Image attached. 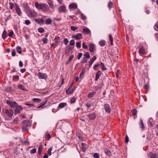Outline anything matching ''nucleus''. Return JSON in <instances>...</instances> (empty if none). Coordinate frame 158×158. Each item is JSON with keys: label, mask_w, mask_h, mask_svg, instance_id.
Masks as SVG:
<instances>
[{"label": "nucleus", "mask_w": 158, "mask_h": 158, "mask_svg": "<svg viewBox=\"0 0 158 158\" xmlns=\"http://www.w3.org/2000/svg\"><path fill=\"white\" fill-rule=\"evenodd\" d=\"M5 115L9 117H11L13 114V111L10 109H6L3 111Z\"/></svg>", "instance_id": "obj_1"}, {"label": "nucleus", "mask_w": 158, "mask_h": 158, "mask_svg": "<svg viewBox=\"0 0 158 158\" xmlns=\"http://www.w3.org/2000/svg\"><path fill=\"white\" fill-rule=\"evenodd\" d=\"M7 104L11 108H14L18 105L17 103L15 102H12L10 100H6Z\"/></svg>", "instance_id": "obj_2"}, {"label": "nucleus", "mask_w": 158, "mask_h": 158, "mask_svg": "<svg viewBox=\"0 0 158 158\" xmlns=\"http://www.w3.org/2000/svg\"><path fill=\"white\" fill-rule=\"evenodd\" d=\"M37 76L39 79L46 80L48 77V76L46 73L39 72Z\"/></svg>", "instance_id": "obj_3"}, {"label": "nucleus", "mask_w": 158, "mask_h": 158, "mask_svg": "<svg viewBox=\"0 0 158 158\" xmlns=\"http://www.w3.org/2000/svg\"><path fill=\"white\" fill-rule=\"evenodd\" d=\"M60 38L58 36H57L55 37L54 39L55 42L51 45V46L53 47V45H55L56 47L57 46L58 44L60 43Z\"/></svg>", "instance_id": "obj_4"}, {"label": "nucleus", "mask_w": 158, "mask_h": 158, "mask_svg": "<svg viewBox=\"0 0 158 158\" xmlns=\"http://www.w3.org/2000/svg\"><path fill=\"white\" fill-rule=\"evenodd\" d=\"M72 38L76 40L81 39L82 38V35L81 33H78L75 35L72 36Z\"/></svg>", "instance_id": "obj_5"}, {"label": "nucleus", "mask_w": 158, "mask_h": 158, "mask_svg": "<svg viewBox=\"0 0 158 158\" xmlns=\"http://www.w3.org/2000/svg\"><path fill=\"white\" fill-rule=\"evenodd\" d=\"M15 114H17L20 113V111L22 110L23 108L20 106L18 105L15 107Z\"/></svg>", "instance_id": "obj_6"}, {"label": "nucleus", "mask_w": 158, "mask_h": 158, "mask_svg": "<svg viewBox=\"0 0 158 158\" xmlns=\"http://www.w3.org/2000/svg\"><path fill=\"white\" fill-rule=\"evenodd\" d=\"M49 8L48 6L45 3H43L41 9H42L44 11H48Z\"/></svg>", "instance_id": "obj_7"}, {"label": "nucleus", "mask_w": 158, "mask_h": 158, "mask_svg": "<svg viewBox=\"0 0 158 158\" xmlns=\"http://www.w3.org/2000/svg\"><path fill=\"white\" fill-rule=\"evenodd\" d=\"M24 8L26 13L28 16L29 14L31 12V11H32V10L27 5H26L24 6Z\"/></svg>", "instance_id": "obj_8"}, {"label": "nucleus", "mask_w": 158, "mask_h": 158, "mask_svg": "<svg viewBox=\"0 0 158 158\" xmlns=\"http://www.w3.org/2000/svg\"><path fill=\"white\" fill-rule=\"evenodd\" d=\"M58 10L60 12H65L66 11V6L65 5L60 6L58 8Z\"/></svg>", "instance_id": "obj_9"}, {"label": "nucleus", "mask_w": 158, "mask_h": 158, "mask_svg": "<svg viewBox=\"0 0 158 158\" xmlns=\"http://www.w3.org/2000/svg\"><path fill=\"white\" fill-rule=\"evenodd\" d=\"M69 7L72 10H74L77 8V5L76 3H72L69 5Z\"/></svg>", "instance_id": "obj_10"}, {"label": "nucleus", "mask_w": 158, "mask_h": 158, "mask_svg": "<svg viewBox=\"0 0 158 158\" xmlns=\"http://www.w3.org/2000/svg\"><path fill=\"white\" fill-rule=\"evenodd\" d=\"M105 111L107 113H110L111 111V109L108 104H105L104 105Z\"/></svg>", "instance_id": "obj_11"}, {"label": "nucleus", "mask_w": 158, "mask_h": 158, "mask_svg": "<svg viewBox=\"0 0 158 158\" xmlns=\"http://www.w3.org/2000/svg\"><path fill=\"white\" fill-rule=\"evenodd\" d=\"M95 45L94 44L90 43L89 45V51L91 52H93L95 49Z\"/></svg>", "instance_id": "obj_12"}, {"label": "nucleus", "mask_w": 158, "mask_h": 158, "mask_svg": "<svg viewBox=\"0 0 158 158\" xmlns=\"http://www.w3.org/2000/svg\"><path fill=\"white\" fill-rule=\"evenodd\" d=\"M15 10L17 14L19 16H22V13L21 12V10L19 6L16 5Z\"/></svg>", "instance_id": "obj_13"}, {"label": "nucleus", "mask_w": 158, "mask_h": 158, "mask_svg": "<svg viewBox=\"0 0 158 158\" xmlns=\"http://www.w3.org/2000/svg\"><path fill=\"white\" fill-rule=\"evenodd\" d=\"M37 15V13L35 12L34 10H32L28 16L30 17H36Z\"/></svg>", "instance_id": "obj_14"}, {"label": "nucleus", "mask_w": 158, "mask_h": 158, "mask_svg": "<svg viewBox=\"0 0 158 158\" xmlns=\"http://www.w3.org/2000/svg\"><path fill=\"white\" fill-rule=\"evenodd\" d=\"M87 116L90 120H94L95 118V113H90L88 114Z\"/></svg>", "instance_id": "obj_15"}, {"label": "nucleus", "mask_w": 158, "mask_h": 158, "mask_svg": "<svg viewBox=\"0 0 158 158\" xmlns=\"http://www.w3.org/2000/svg\"><path fill=\"white\" fill-rule=\"evenodd\" d=\"M97 59V56L96 55H94L93 56V57L91 58L89 61V67H90L92 65L96 59Z\"/></svg>", "instance_id": "obj_16"}, {"label": "nucleus", "mask_w": 158, "mask_h": 158, "mask_svg": "<svg viewBox=\"0 0 158 158\" xmlns=\"http://www.w3.org/2000/svg\"><path fill=\"white\" fill-rule=\"evenodd\" d=\"M67 104L65 102H62L60 103L58 106V110L62 108L67 106Z\"/></svg>", "instance_id": "obj_17"}, {"label": "nucleus", "mask_w": 158, "mask_h": 158, "mask_svg": "<svg viewBox=\"0 0 158 158\" xmlns=\"http://www.w3.org/2000/svg\"><path fill=\"white\" fill-rule=\"evenodd\" d=\"M74 91V88H69L68 89L66 90V93L67 94H72Z\"/></svg>", "instance_id": "obj_18"}, {"label": "nucleus", "mask_w": 158, "mask_h": 158, "mask_svg": "<svg viewBox=\"0 0 158 158\" xmlns=\"http://www.w3.org/2000/svg\"><path fill=\"white\" fill-rule=\"evenodd\" d=\"M81 144L82 145V150L83 152H85L88 148V146L86 143H82Z\"/></svg>", "instance_id": "obj_19"}, {"label": "nucleus", "mask_w": 158, "mask_h": 158, "mask_svg": "<svg viewBox=\"0 0 158 158\" xmlns=\"http://www.w3.org/2000/svg\"><path fill=\"white\" fill-rule=\"evenodd\" d=\"M96 92L94 91L89 92L88 94V97L89 98L93 97L96 94Z\"/></svg>", "instance_id": "obj_20"}, {"label": "nucleus", "mask_w": 158, "mask_h": 158, "mask_svg": "<svg viewBox=\"0 0 158 158\" xmlns=\"http://www.w3.org/2000/svg\"><path fill=\"white\" fill-rule=\"evenodd\" d=\"M8 35L6 31V30H4L2 34V38L3 39H5L7 37Z\"/></svg>", "instance_id": "obj_21"}, {"label": "nucleus", "mask_w": 158, "mask_h": 158, "mask_svg": "<svg viewBox=\"0 0 158 158\" xmlns=\"http://www.w3.org/2000/svg\"><path fill=\"white\" fill-rule=\"evenodd\" d=\"M23 125L27 127L30 126L31 123L28 120H26L24 121L23 123Z\"/></svg>", "instance_id": "obj_22"}, {"label": "nucleus", "mask_w": 158, "mask_h": 158, "mask_svg": "<svg viewBox=\"0 0 158 158\" xmlns=\"http://www.w3.org/2000/svg\"><path fill=\"white\" fill-rule=\"evenodd\" d=\"M83 30V31L82 32L84 34H88L90 32V30L88 28H84Z\"/></svg>", "instance_id": "obj_23"}, {"label": "nucleus", "mask_w": 158, "mask_h": 158, "mask_svg": "<svg viewBox=\"0 0 158 158\" xmlns=\"http://www.w3.org/2000/svg\"><path fill=\"white\" fill-rule=\"evenodd\" d=\"M43 3L39 4L37 2H35V6L36 8L41 9Z\"/></svg>", "instance_id": "obj_24"}, {"label": "nucleus", "mask_w": 158, "mask_h": 158, "mask_svg": "<svg viewBox=\"0 0 158 158\" xmlns=\"http://www.w3.org/2000/svg\"><path fill=\"white\" fill-rule=\"evenodd\" d=\"M43 3L39 4L37 2H35V6L36 8L41 9Z\"/></svg>", "instance_id": "obj_25"}, {"label": "nucleus", "mask_w": 158, "mask_h": 158, "mask_svg": "<svg viewBox=\"0 0 158 158\" xmlns=\"http://www.w3.org/2000/svg\"><path fill=\"white\" fill-rule=\"evenodd\" d=\"M18 87L20 89L23 91L26 90V89L25 87L22 84L19 85L18 86Z\"/></svg>", "instance_id": "obj_26"}, {"label": "nucleus", "mask_w": 158, "mask_h": 158, "mask_svg": "<svg viewBox=\"0 0 158 158\" xmlns=\"http://www.w3.org/2000/svg\"><path fill=\"white\" fill-rule=\"evenodd\" d=\"M35 21L38 23L40 24L43 23V19L42 18L35 19Z\"/></svg>", "instance_id": "obj_27"}, {"label": "nucleus", "mask_w": 158, "mask_h": 158, "mask_svg": "<svg viewBox=\"0 0 158 158\" xmlns=\"http://www.w3.org/2000/svg\"><path fill=\"white\" fill-rule=\"evenodd\" d=\"M106 44V42L104 40H101L99 43V45L102 47L104 46Z\"/></svg>", "instance_id": "obj_28"}, {"label": "nucleus", "mask_w": 158, "mask_h": 158, "mask_svg": "<svg viewBox=\"0 0 158 158\" xmlns=\"http://www.w3.org/2000/svg\"><path fill=\"white\" fill-rule=\"evenodd\" d=\"M47 100H46L43 102L41 103L40 104V105L37 107L38 108H40L44 106L47 103Z\"/></svg>", "instance_id": "obj_29"}, {"label": "nucleus", "mask_w": 158, "mask_h": 158, "mask_svg": "<svg viewBox=\"0 0 158 158\" xmlns=\"http://www.w3.org/2000/svg\"><path fill=\"white\" fill-rule=\"evenodd\" d=\"M149 156L151 158H158L157 155L155 153H150Z\"/></svg>", "instance_id": "obj_30"}, {"label": "nucleus", "mask_w": 158, "mask_h": 158, "mask_svg": "<svg viewBox=\"0 0 158 158\" xmlns=\"http://www.w3.org/2000/svg\"><path fill=\"white\" fill-rule=\"evenodd\" d=\"M139 53L141 54H145V50L143 47H142L139 49Z\"/></svg>", "instance_id": "obj_31"}, {"label": "nucleus", "mask_w": 158, "mask_h": 158, "mask_svg": "<svg viewBox=\"0 0 158 158\" xmlns=\"http://www.w3.org/2000/svg\"><path fill=\"white\" fill-rule=\"evenodd\" d=\"M79 13L81 14V18L83 20H85L86 19V17L83 14L82 12H79Z\"/></svg>", "instance_id": "obj_32"}, {"label": "nucleus", "mask_w": 158, "mask_h": 158, "mask_svg": "<svg viewBox=\"0 0 158 158\" xmlns=\"http://www.w3.org/2000/svg\"><path fill=\"white\" fill-rule=\"evenodd\" d=\"M16 50L17 52L19 54H20L22 52V49L20 47L17 46L16 48Z\"/></svg>", "instance_id": "obj_33"}, {"label": "nucleus", "mask_w": 158, "mask_h": 158, "mask_svg": "<svg viewBox=\"0 0 158 158\" xmlns=\"http://www.w3.org/2000/svg\"><path fill=\"white\" fill-rule=\"evenodd\" d=\"M48 5H49L50 7L52 8V9L53 8H54V6L53 5V4L52 3V2L50 0H48Z\"/></svg>", "instance_id": "obj_34"}, {"label": "nucleus", "mask_w": 158, "mask_h": 158, "mask_svg": "<svg viewBox=\"0 0 158 158\" xmlns=\"http://www.w3.org/2000/svg\"><path fill=\"white\" fill-rule=\"evenodd\" d=\"M76 101V99L74 97H72L70 100V102L71 104L74 103Z\"/></svg>", "instance_id": "obj_35"}, {"label": "nucleus", "mask_w": 158, "mask_h": 158, "mask_svg": "<svg viewBox=\"0 0 158 158\" xmlns=\"http://www.w3.org/2000/svg\"><path fill=\"white\" fill-rule=\"evenodd\" d=\"M32 101L34 102H36L37 103H39L41 102V100L38 98H34L32 99Z\"/></svg>", "instance_id": "obj_36"}, {"label": "nucleus", "mask_w": 158, "mask_h": 158, "mask_svg": "<svg viewBox=\"0 0 158 158\" xmlns=\"http://www.w3.org/2000/svg\"><path fill=\"white\" fill-rule=\"evenodd\" d=\"M109 40L110 41V44L111 45L113 44V39L111 35H109Z\"/></svg>", "instance_id": "obj_37"}, {"label": "nucleus", "mask_w": 158, "mask_h": 158, "mask_svg": "<svg viewBox=\"0 0 158 158\" xmlns=\"http://www.w3.org/2000/svg\"><path fill=\"white\" fill-rule=\"evenodd\" d=\"M84 56L85 57L88 59H89L90 57V54H89V52H86L84 54Z\"/></svg>", "instance_id": "obj_38"}, {"label": "nucleus", "mask_w": 158, "mask_h": 158, "mask_svg": "<svg viewBox=\"0 0 158 158\" xmlns=\"http://www.w3.org/2000/svg\"><path fill=\"white\" fill-rule=\"evenodd\" d=\"M52 20L51 19L49 18L46 20L45 23L47 24H50L52 23Z\"/></svg>", "instance_id": "obj_39"}, {"label": "nucleus", "mask_w": 158, "mask_h": 158, "mask_svg": "<svg viewBox=\"0 0 158 158\" xmlns=\"http://www.w3.org/2000/svg\"><path fill=\"white\" fill-rule=\"evenodd\" d=\"M42 147L41 145L39 146L38 149V152L40 155H41L42 151Z\"/></svg>", "instance_id": "obj_40"}, {"label": "nucleus", "mask_w": 158, "mask_h": 158, "mask_svg": "<svg viewBox=\"0 0 158 158\" xmlns=\"http://www.w3.org/2000/svg\"><path fill=\"white\" fill-rule=\"evenodd\" d=\"M113 3L112 2L110 1L108 4V7L109 9L110 10L112 7L113 6Z\"/></svg>", "instance_id": "obj_41"}, {"label": "nucleus", "mask_w": 158, "mask_h": 158, "mask_svg": "<svg viewBox=\"0 0 158 158\" xmlns=\"http://www.w3.org/2000/svg\"><path fill=\"white\" fill-rule=\"evenodd\" d=\"M51 136L48 133V132H46L45 133V138L46 139L48 140L49 139L51 138Z\"/></svg>", "instance_id": "obj_42"}, {"label": "nucleus", "mask_w": 158, "mask_h": 158, "mask_svg": "<svg viewBox=\"0 0 158 158\" xmlns=\"http://www.w3.org/2000/svg\"><path fill=\"white\" fill-rule=\"evenodd\" d=\"M38 31L39 32L42 33L44 31V29L42 27H39L38 29Z\"/></svg>", "instance_id": "obj_43"}, {"label": "nucleus", "mask_w": 158, "mask_h": 158, "mask_svg": "<svg viewBox=\"0 0 158 158\" xmlns=\"http://www.w3.org/2000/svg\"><path fill=\"white\" fill-rule=\"evenodd\" d=\"M77 47L79 49L81 47V41L77 42L76 43Z\"/></svg>", "instance_id": "obj_44"}, {"label": "nucleus", "mask_w": 158, "mask_h": 158, "mask_svg": "<svg viewBox=\"0 0 158 158\" xmlns=\"http://www.w3.org/2000/svg\"><path fill=\"white\" fill-rule=\"evenodd\" d=\"M9 8L10 9H13L14 6V4L13 3L10 2L9 3Z\"/></svg>", "instance_id": "obj_45"}, {"label": "nucleus", "mask_w": 158, "mask_h": 158, "mask_svg": "<svg viewBox=\"0 0 158 158\" xmlns=\"http://www.w3.org/2000/svg\"><path fill=\"white\" fill-rule=\"evenodd\" d=\"M105 153L107 156H110L111 155L110 152L109 150H106L105 151Z\"/></svg>", "instance_id": "obj_46"}, {"label": "nucleus", "mask_w": 158, "mask_h": 158, "mask_svg": "<svg viewBox=\"0 0 158 158\" xmlns=\"http://www.w3.org/2000/svg\"><path fill=\"white\" fill-rule=\"evenodd\" d=\"M78 27H75L73 26H71V29L73 31H75L77 30Z\"/></svg>", "instance_id": "obj_47"}, {"label": "nucleus", "mask_w": 158, "mask_h": 158, "mask_svg": "<svg viewBox=\"0 0 158 158\" xmlns=\"http://www.w3.org/2000/svg\"><path fill=\"white\" fill-rule=\"evenodd\" d=\"M19 79V76L18 75H15L13 76V80L15 81Z\"/></svg>", "instance_id": "obj_48"}, {"label": "nucleus", "mask_w": 158, "mask_h": 158, "mask_svg": "<svg viewBox=\"0 0 158 158\" xmlns=\"http://www.w3.org/2000/svg\"><path fill=\"white\" fill-rule=\"evenodd\" d=\"M52 148H49L48 151V154L49 156H50L51 154V151L52 150Z\"/></svg>", "instance_id": "obj_49"}, {"label": "nucleus", "mask_w": 158, "mask_h": 158, "mask_svg": "<svg viewBox=\"0 0 158 158\" xmlns=\"http://www.w3.org/2000/svg\"><path fill=\"white\" fill-rule=\"evenodd\" d=\"M93 157L94 158H99V154L97 153H94Z\"/></svg>", "instance_id": "obj_50"}, {"label": "nucleus", "mask_w": 158, "mask_h": 158, "mask_svg": "<svg viewBox=\"0 0 158 158\" xmlns=\"http://www.w3.org/2000/svg\"><path fill=\"white\" fill-rule=\"evenodd\" d=\"M101 72L99 70L98 71V72L96 73V76L97 77H99L101 75Z\"/></svg>", "instance_id": "obj_51"}, {"label": "nucleus", "mask_w": 158, "mask_h": 158, "mask_svg": "<svg viewBox=\"0 0 158 158\" xmlns=\"http://www.w3.org/2000/svg\"><path fill=\"white\" fill-rule=\"evenodd\" d=\"M22 128L23 131H27L28 130L27 127L25 125H23Z\"/></svg>", "instance_id": "obj_52"}, {"label": "nucleus", "mask_w": 158, "mask_h": 158, "mask_svg": "<svg viewBox=\"0 0 158 158\" xmlns=\"http://www.w3.org/2000/svg\"><path fill=\"white\" fill-rule=\"evenodd\" d=\"M24 23L28 25L31 23V22L29 20L27 19L25 20Z\"/></svg>", "instance_id": "obj_53"}, {"label": "nucleus", "mask_w": 158, "mask_h": 158, "mask_svg": "<svg viewBox=\"0 0 158 158\" xmlns=\"http://www.w3.org/2000/svg\"><path fill=\"white\" fill-rule=\"evenodd\" d=\"M82 48L85 49H87L88 48V46L85 44L84 42H83L82 44Z\"/></svg>", "instance_id": "obj_54"}, {"label": "nucleus", "mask_w": 158, "mask_h": 158, "mask_svg": "<svg viewBox=\"0 0 158 158\" xmlns=\"http://www.w3.org/2000/svg\"><path fill=\"white\" fill-rule=\"evenodd\" d=\"M86 107H90L92 105V103L89 102H87L85 104Z\"/></svg>", "instance_id": "obj_55"}, {"label": "nucleus", "mask_w": 158, "mask_h": 158, "mask_svg": "<svg viewBox=\"0 0 158 158\" xmlns=\"http://www.w3.org/2000/svg\"><path fill=\"white\" fill-rule=\"evenodd\" d=\"M132 114L133 115H135L137 113V111L136 109H134L132 111Z\"/></svg>", "instance_id": "obj_56"}, {"label": "nucleus", "mask_w": 158, "mask_h": 158, "mask_svg": "<svg viewBox=\"0 0 158 158\" xmlns=\"http://www.w3.org/2000/svg\"><path fill=\"white\" fill-rule=\"evenodd\" d=\"M75 44V42L74 40H71L70 41L69 44L70 45L73 46Z\"/></svg>", "instance_id": "obj_57"}, {"label": "nucleus", "mask_w": 158, "mask_h": 158, "mask_svg": "<svg viewBox=\"0 0 158 158\" xmlns=\"http://www.w3.org/2000/svg\"><path fill=\"white\" fill-rule=\"evenodd\" d=\"M13 34H14V32L13 31H10V33L8 34V35L10 37H12Z\"/></svg>", "instance_id": "obj_58"}, {"label": "nucleus", "mask_w": 158, "mask_h": 158, "mask_svg": "<svg viewBox=\"0 0 158 158\" xmlns=\"http://www.w3.org/2000/svg\"><path fill=\"white\" fill-rule=\"evenodd\" d=\"M68 40L67 38H65L64 40V42L65 45L68 44Z\"/></svg>", "instance_id": "obj_59"}, {"label": "nucleus", "mask_w": 158, "mask_h": 158, "mask_svg": "<svg viewBox=\"0 0 158 158\" xmlns=\"http://www.w3.org/2000/svg\"><path fill=\"white\" fill-rule=\"evenodd\" d=\"M12 55L13 56H15L16 55V53L15 51V50L14 49H12Z\"/></svg>", "instance_id": "obj_60"}, {"label": "nucleus", "mask_w": 158, "mask_h": 158, "mask_svg": "<svg viewBox=\"0 0 158 158\" xmlns=\"http://www.w3.org/2000/svg\"><path fill=\"white\" fill-rule=\"evenodd\" d=\"M36 152V149L35 148H34L30 151V152L31 154H33L35 153Z\"/></svg>", "instance_id": "obj_61"}, {"label": "nucleus", "mask_w": 158, "mask_h": 158, "mask_svg": "<svg viewBox=\"0 0 158 158\" xmlns=\"http://www.w3.org/2000/svg\"><path fill=\"white\" fill-rule=\"evenodd\" d=\"M82 56V53H80L78 54L77 56V58L78 60H79Z\"/></svg>", "instance_id": "obj_62"}, {"label": "nucleus", "mask_w": 158, "mask_h": 158, "mask_svg": "<svg viewBox=\"0 0 158 158\" xmlns=\"http://www.w3.org/2000/svg\"><path fill=\"white\" fill-rule=\"evenodd\" d=\"M42 40L44 43L45 44L47 43L48 41V39L45 38H43Z\"/></svg>", "instance_id": "obj_63"}, {"label": "nucleus", "mask_w": 158, "mask_h": 158, "mask_svg": "<svg viewBox=\"0 0 158 158\" xmlns=\"http://www.w3.org/2000/svg\"><path fill=\"white\" fill-rule=\"evenodd\" d=\"M87 58L84 57L83 58V59L81 61V62L82 63H85L87 62V60L86 59Z\"/></svg>", "instance_id": "obj_64"}]
</instances>
